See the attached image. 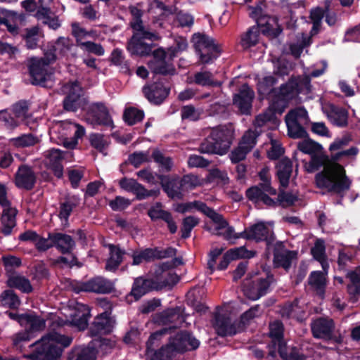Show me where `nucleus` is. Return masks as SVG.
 <instances>
[{
	"label": "nucleus",
	"mask_w": 360,
	"mask_h": 360,
	"mask_svg": "<svg viewBox=\"0 0 360 360\" xmlns=\"http://www.w3.org/2000/svg\"><path fill=\"white\" fill-rule=\"evenodd\" d=\"M275 170L280 188H287L293 172L292 161L288 157L281 158L276 163Z\"/></svg>",
	"instance_id": "nucleus-22"
},
{
	"label": "nucleus",
	"mask_w": 360,
	"mask_h": 360,
	"mask_svg": "<svg viewBox=\"0 0 360 360\" xmlns=\"http://www.w3.org/2000/svg\"><path fill=\"white\" fill-rule=\"evenodd\" d=\"M122 117L127 125L132 126L143 120L144 112L136 108L129 107L124 110Z\"/></svg>",
	"instance_id": "nucleus-46"
},
{
	"label": "nucleus",
	"mask_w": 360,
	"mask_h": 360,
	"mask_svg": "<svg viewBox=\"0 0 360 360\" xmlns=\"http://www.w3.org/2000/svg\"><path fill=\"white\" fill-rule=\"evenodd\" d=\"M4 210L1 217L2 224L1 233L5 236H9L12 233L13 229L16 226L15 216L17 210L9 207H3Z\"/></svg>",
	"instance_id": "nucleus-31"
},
{
	"label": "nucleus",
	"mask_w": 360,
	"mask_h": 360,
	"mask_svg": "<svg viewBox=\"0 0 360 360\" xmlns=\"http://www.w3.org/2000/svg\"><path fill=\"white\" fill-rule=\"evenodd\" d=\"M27 66L30 77V83L34 86L46 87V83L50 77L48 71L49 67L45 65L41 60H37V57L27 59Z\"/></svg>",
	"instance_id": "nucleus-14"
},
{
	"label": "nucleus",
	"mask_w": 360,
	"mask_h": 360,
	"mask_svg": "<svg viewBox=\"0 0 360 360\" xmlns=\"http://www.w3.org/2000/svg\"><path fill=\"white\" fill-rule=\"evenodd\" d=\"M154 162L159 166L160 173L169 172L173 167L172 158L165 156L160 150L155 149L151 155Z\"/></svg>",
	"instance_id": "nucleus-39"
},
{
	"label": "nucleus",
	"mask_w": 360,
	"mask_h": 360,
	"mask_svg": "<svg viewBox=\"0 0 360 360\" xmlns=\"http://www.w3.org/2000/svg\"><path fill=\"white\" fill-rule=\"evenodd\" d=\"M308 283L315 288L319 292L324 294L326 286V275L321 271L311 272L308 278Z\"/></svg>",
	"instance_id": "nucleus-44"
},
{
	"label": "nucleus",
	"mask_w": 360,
	"mask_h": 360,
	"mask_svg": "<svg viewBox=\"0 0 360 360\" xmlns=\"http://www.w3.org/2000/svg\"><path fill=\"white\" fill-rule=\"evenodd\" d=\"M7 276L6 285L10 288H15L26 294L32 292L33 288L31 283L25 276L15 274H8Z\"/></svg>",
	"instance_id": "nucleus-32"
},
{
	"label": "nucleus",
	"mask_w": 360,
	"mask_h": 360,
	"mask_svg": "<svg viewBox=\"0 0 360 360\" xmlns=\"http://www.w3.org/2000/svg\"><path fill=\"white\" fill-rule=\"evenodd\" d=\"M193 83L202 86L219 87L221 82L214 79L213 74L209 71L195 72L193 77Z\"/></svg>",
	"instance_id": "nucleus-36"
},
{
	"label": "nucleus",
	"mask_w": 360,
	"mask_h": 360,
	"mask_svg": "<svg viewBox=\"0 0 360 360\" xmlns=\"http://www.w3.org/2000/svg\"><path fill=\"white\" fill-rule=\"evenodd\" d=\"M297 148L302 153L309 155H314L322 150V146L319 143L308 139L299 143Z\"/></svg>",
	"instance_id": "nucleus-54"
},
{
	"label": "nucleus",
	"mask_w": 360,
	"mask_h": 360,
	"mask_svg": "<svg viewBox=\"0 0 360 360\" xmlns=\"http://www.w3.org/2000/svg\"><path fill=\"white\" fill-rule=\"evenodd\" d=\"M62 89L66 94L63 101V109L76 112L82 105L83 89L80 83L77 80L69 81L63 85Z\"/></svg>",
	"instance_id": "nucleus-11"
},
{
	"label": "nucleus",
	"mask_w": 360,
	"mask_h": 360,
	"mask_svg": "<svg viewBox=\"0 0 360 360\" xmlns=\"http://www.w3.org/2000/svg\"><path fill=\"white\" fill-rule=\"evenodd\" d=\"M119 186L122 190L135 195L136 199L139 200L143 185L136 179L123 177L119 180Z\"/></svg>",
	"instance_id": "nucleus-43"
},
{
	"label": "nucleus",
	"mask_w": 360,
	"mask_h": 360,
	"mask_svg": "<svg viewBox=\"0 0 360 360\" xmlns=\"http://www.w3.org/2000/svg\"><path fill=\"white\" fill-rule=\"evenodd\" d=\"M314 182L316 188L337 194L340 197L337 203L340 205L342 204L345 193L352 186L351 179L347 176L344 167L340 164L323 168L316 174Z\"/></svg>",
	"instance_id": "nucleus-1"
},
{
	"label": "nucleus",
	"mask_w": 360,
	"mask_h": 360,
	"mask_svg": "<svg viewBox=\"0 0 360 360\" xmlns=\"http://www.w3.org/2000/svg\"><path fill=\"white\" fill-rule=\"evenodd\" d=\"M153 290H160L156 277L139 276L134 278L131 290L127 297H133L135 301H138L143 296Z\"/></svg>",
	"instance_id": "nucleus-16"
},
{
	"label": "nucleus",
	"mask_w": 360,
	"mask_h": 360,
	"mask_svg": "<svg viewBox=\"0 0 360 360\" xmlns=\"http://www.w3.org/2000/svg\"><path fill=\"white\" fill-rule=\"evenodd\" d=\"M278 79L273 75L265 76L257 84V91L259 95H271V89L277 83Z\"/></svg>",
	"instance_id": "nucleus-52"
},
{
	"label": "nucleus",
	"mask_w": 360,
	"mask_h": 360,
	"mask_svg": "<svg viewBox=\"0 0 360 360\" xmlns=\"http://www.w3.org/2000/svg\"><path fill=\"white\" fill-rule=\"evenodd\" d=\"M249 152L250 148H246L243 145L239 143L238 146L230 153L229 156L233 164H237L245 160Z\"/></svg>",
	"instance_id": "nucleus-59"
},
{
	"label": "nucleus",
	"mask_w": 360,
	"mask_h": 360,
	"mask_svg": "<svg viewBox=\"0 0 360 360\" xmlns=\"http://www.w3.org/2000/svg\"><path fill=\"white\" fill-rule=\"evenodd\" d=\"M112 330V320L107 311L98 315L91 323L89 333L91 337L110 333Z\"/></svg>",
	"instance_id": "nucleus-25"
},
{
	"label": "nucleus",
	"mask_w": 360,
	"mask_h": 360,
	"mask_svg": "<svg viewBox=\"0 0 360 360\" xmlns=\"http://www.w3.org/2000/svg\"><path fill=\"white\" fill-rule=\"evenodd\" d=\"M87 115L98 125L111 128L114 127L113 120L109 113V110L103 102H96L91 104L88 108Z\"/></svg>",
	"instance_id": "nucleus-19"
},
{
	"label": "nucleus",
	"mask_w": 360,
	"mask_h": 360,
	"mask_svg": "<svg viewBox=\"0 0 360 360\" xmlns=\"http://www.w3.org/2000/svg\"><path fill=\"white\" fill-rule=\"evenodd\" d=\"M297 252L287 250L282 241H276L273 248V266L275 269L283 268L288 271L292 265V261L297 257Z\"/></svg>",
	"instance_id": "nucleus-15"
},
{
	"label": "nucleus",
	"mask_w": 360,
	"mask_h": 360,
	"mask_svg": "<svg viewBox=\"0 0 360 360\" xmlns=\"http://www.w3.org/2000/svg\"><path fill=\"white\" fill-rule=\"evenodd\" d=\"M80 203V198L77 195H67L64 201L60 203V211L58 217L60 219L68 221L72 210Z\"/></svg>",
	"instance_id": "nucleus-33"
},
{
	"label": "nucleus",
	"mask_w": 360,
	"mask_h": 360,
	"mask_svg": "<svg viewBox=\"0 0 360 360\" xmlns=\"http://www.w3.org/2000/svg\"><path fill=\"white\" fill-rule=\"evenodd\" d=\"M235 129L232 123L221 124L212 129L209 136L199 146L201 153L224 155L229 150L234 139Z\"/></svg>",
	"instance_id": "nucleus-2"
},
{
	"label": "nucleus",
	"mask_w": 360,
	"mask_h": 360,
	"mask_svg": "<svg viewBox=\"0 0 360 360\" xmlns=\"http://www.w3.org/2000/svg\"><path fill=\"white\" fill-rule=\"evenodd\" d=\"M180 317V309L169 308L162 312L158 313L154 317V321L159 324L167 325L173 323Z\"/></svg>",
	"instance_id": "nucleus-38"
},
{
	"label": "nucleus",
	"mask_w": 360,
	"mask_h": 360,
	"mask_svg": "<svg viewBox=\"0 0 360 360\" xmlns=\"http://www.w3.org/2000/svg\"><path fill=\"white\" fill-rule=\"evenodd\" d=\"M200 341L188 330H181L169 337L168 342L155 352L150 360H172L177 354L197 349Z\"/></svg>",
	"instance_id": "nucleus-3"
},
{
	"label": "nucleus",
	"mask_w": 360,
	"mask_h": 360,
	"mask_svg": "<svg viewBox=\"0 0 360 360\" xmlns=\"http://www.w3.org/2000/svg\"><path fill=\"white\" fill-rule=\"evenodd\" d=\"M260 305L256 304L243 313L240 316V324L243 326L249 325L251 320L259 316Z\"/></svg>",
	"instance_id": "nucleus-61"
},
{
	"label": "nucleus",
	"mask_w": 360,
	"mask_h": 360,
	"mask_svg": "<svg viewBox=\"0 0 360 360\" xmlns=\"http://www.w3.org/2000/svg\"><path fill=\"white\" fill-rule=\"evenodd\" d=\"M264 271H266V277L258 278L252 281L245 289V295L250 300H257L266 295L271 290V285L276 282L274 276L271 273L269 267H268V269L264 268Z\"/></svg>",
	"instance_id": "nucleus-13"
},
{
	"label": "nucleus",
	"mask_w": 360,
	"mask_h": 360,
	"mask_svg": "<svg viewBox=\"0 0 360 360\" xmlns=\"http://www.w3.org/2000/svg\"><path fill=\"white\" fill-rule=\"evenodd\" d=\"M158 281L159 290H162L167 286H174L179 281V276L174 272L163 273L162 276H155Z\"/></svg>",
	"instance_id": "nucleus-51"
},
{
	"label": "nucleus",
	"mask_w": 360,
	"mask_h": 360,
	"mask_svg": "<svg viewBox=\"0 0 360 360\" xmlns=\"http://www.w3.org/2000/svg\"><path fill=\"white\" fill-rule=\"evenodd\" d=\"M214 328L221 337L232 336L237 333L236 324L225 314H217L215 316Z\"/></svg>",
	"instance_id": "nucleus-27"
},
{
	"label": "nucleus",
	"mask_w": 360,
	"mask_h": 360,
	"mask_svg": "<svg viewBox=\"0 0 360 360\" xmlns=\"http://www.w3.org/2000/svg\"><path fill=\"white\" fill-rule=\"evenodd\" d=\"M332 2L330 0H324L323 1V8L320 6H316L313 8L310 11L309 18L311 21H322L328 9L330 8Z\"/></svg>",
	"instance_id": "nucleus-56"
},
{
	"label": "nucleus",
	"mask_w": 360,
	"mask_h": 360,
	"mask_svg": "<svg viewBox=\"0 0 360 360\" xmlns=\"http://www.w3.org/2000/svg\"><path fill=\"white\" fill-rule=\"evenodd\" d=\"M70 259L64 257L59 256L53 262V264L56 265H61L62 267H69L72 268L75 266L77 267H82V263L80 262L76 255L73 253H70Z\"/></svg>",
	"instance_id": "nucleus-57"
},
{
	"label": "nucleus",
	"mask_w": 360,
	"mask_h": 360,
	"mask_svg": "<svg viewBox=\"0 0 360 360\" xmlns=\"http://www.w3.org/2000/svg\"><path fill=\"white\" fill-rule=\"evenodd\" d=\"M44 156L48 160L49 169L58 179L63 176V166L62 161L64 159V152L58 148H51L44 152Z\"/></svg>",
	"instance_id": "nucleus-24"
},
{
	"label": "nucleus",
	"mask_w": 360,
	"mask_h": 360,
	"mask_svg": "<svg viewBox=\"0 0 360 360\" xmlns=\"http://www.w3.org/2000/svg\"><path fill=\"white\" fill-rule=\"evenodd\" d=\"M299 93V85L296 80L290 79L279 88L271 89V101L273 106L276 105L280 113H283L290 101L294 99Z\"/></svg>",
	"instance_id": "nucleus-9"
},
{
	"label": "nucleus",
	"mask_w": 360,
	"mask_h": 360,
	"mask_svg": "<svg viewBox=\"0 0 360 360\" xmlns=\"http://www.w3.org/2000/svg\"><path fill=\"white\" fill-rule=\"evenodd\" d=\"M1 300L4 306H7L11 309H18L20 304L19 297L11 289L6 290L2 292Z\"/></svg>",
	"instance_id": "nucleus-49"
},
{
	"label": "nucleus",
	"mask_w": 360,
	"mask_h": 360,
	"mask_svg": "<svg viewBox=\"0 0 360 360\" xmlns=\"http://www.w3.org/2000/svg\"><path fill=\"white\" fill-rule=\"evenodd\" d=\"M155 176L160 181V185L163 191L169 198H177L179 200L183 198L184 195L180 191L181 186H178L176 179H170L168 175L162 174H155Z\"/></svg>",
	"instance_id": "nucleus-26"
},
{
	"label": "nucleus",
	"mask_w": 360,
	"mask_h": 360,
	"mask_svg": "<svg viewBox=\"0 0 360 360\" xmlns=\"http://www.w3.org/2000/svg\"><path fill=\"white\" fill-rule=\"evenodd\" d=\"M285 189L279 187L278 197L276 199L271 198L267 194H264L257 187L248 188L245 195L247 198L253 202L255 206L259 202L271 207H276L278 205L282 207L292 206L297 201V198L291 192L285 191Z\"/></svg>",
	"instance_id": "nucleus-6"
},
{
	"label": "nucleus",
	"mask_w": 360,
	"mask_h": 360,
	"mask_svg": "<svg viewBox=\"0 0 360 360\" xmlns=\"http://www.w3.org/2000/svg\"><path fill=\"white\" fill-rule=\"evenodd\" d=\"M49 239L52 241L53 247L63 255L70 254L75 247L72 237L61 232H49Z\"/></svg>",
	"instance_id": "nucleus-23"
},
{
	"label": "nucleus",
	"mask_w": 360,
	"mask_h": 360,
	"mask_svg": "<svg viewBox=\"0 0 360 360\" xmlns=\"http://www.w3.org/2000/svg\"><path fill=\"white\" fill-rule=\"evenodd\" d=\"M90 145L100 153H103L107 146V142L104 140V135L92 133L89 136Z\"/></svg>",
	"instance_id": "nucleus-62"
},
{
	"label": "nucleus",
	"mask_w": 360,
	"mask_h": 360,
	"mask_svg": "<svg viewBox=\"0 0 360 360\" xmlns=\"http://www.w3.org/2000/svg\"><path fill=\"white\" fill-rule=\"evenodd\" d=\"M114 289L113 284L110 281L101 277H94L86 282H82L77 285L78 291L95 292L97 294L110 293Z\"/></svg>",
	"instance_id": "nucleus-18"
},
{
	"label": "nucleus",
	"mask_w": 360,
	"mask_h": 360,
	"mask_svg": "<svg viewBox=\"0 0 360 360\" xmlns=\"http://www.w3.org/2000/svg\"><path fill=\"white\" fill-rule=\"evenodd\" d=\"M199 223L198 218L193 216H188L183 219L181 228V238L187 239L191 237L193 229Z\"/></svg>",
	"instance_id": "nucleus-53"
},
{
	"label": "nucleus",
	"mask_w": 360,
	"mask_h": 360,
	"mask_svg": "<svg viewBox=\"0 0 360 360\" xmlns=\"http://www.w3.org/2000/svg\"><path fill=\"white\" fill-rule=\"evenodd\" d=\"M43 36L44 34L41 33L39 26H33L30 28H26L22 37L25 41V47L32 50L39 46V39Z\"/></svg>",
	"instance_id": "nucleus-34"
},
{
	"label": "nucleus",
	"mask_w": 360,
	"mask_h": 360,
	"mask_svg": "<svg viewBox=\"0 0 360 360\" xmlns=\"http://www.w3.org/2000/svg\"><path fill=\"white\" fill-rule=\"evenodd\" d=\"M155 248H146L140 250H134L131 255L132 265H139L142 262H150L156 259Z\"/></svg>",
	"instance_id": "nucleus-40"
},
{
	"label": "nucleus",
	"mask_w": 360,
	"mask_h": 360,
	"mask_svg": "<svg viewBox=\"0 0 360 360\" xmlns=\"http://www.w3.org/2000/svg\"><path fill=\"white\" fill-rule=\"evenodd\" d=\"M260 32L258 26L250 27L247 32L241 36L240 44L244 49L255 46L259 41Z\"/></svg>",
	"instance_id": "nucleus-37"
},
{
	"label": "nucleus",
	"mask_w": 360,
	"mask_h": 360,
	"mask_svg": "<svg viewBox=\"0 0 360 360\" xmlns=\"http://www.w3.org/2000/svg\"><path fill=\"white\" fill-rule=\"evenodd\" d=\"M329 162V158L326 155H311L307 170L309 173L314 172Z\"/></svg>",
	"instance_id": "nucleus-55"
},
{
	"label": "nucleus",
	"mask_w": 360,
	"mask_h": 360,
	"mask_svg": "<svg viewBox=\"0 0 360 360\" xmlns=\"http://www.w3.org/2000/svg\"><path fill=\"white\" fill-rule=\"evenodd\" d=\"M75 353V360H96V353L92 348L84 347L80 349H74Z\"/></svg>",
	"instance_id": "nucleus-64"
},
{
	"label": "nucleus",
	"mask_w": 360,
	"mask_h": 360,
	"mask_svg": "<svg viewBox=\"0 0 360 360\" xmlns=\"http://www.w3.org/2000/svg\"><path fill=\"white\" fill-rule=\"evenodd\" d=\"M158 39V37L156 34L151 32L134 33L127 41V49L131 56L140 57L150 56L151 53V49H153L155 45L153 43L148 44L144 41V39L154 41Z\"/></svg>",
	"instance_id": "nucleus-10"
},
{
	"label": "nucleus",
	"mask_w": 360,
	"mask_h": 360,
	"mask_svg": "<svg viewBox=\"0 0 360 360\" xmlns=\"http://www.w3.org/2000/svg\"><path fill=\"white\" fill-rule=\"evenodd\" d=\"M311 331L316 339H321L328 343L341 344L343 338L335 330L333 319L328 317H319L311 323Z\"/></svg>",
	"instance_id": "nucleus-7"
},
{
	"label": "nucleus",
	"mask_w": 360,
	"mask_h": 360,
	"mask_svg": "<svg viewBox=\"0 0 360 360\" xmlns=\"http://www.w3.org/2000/svg\"><path fill=\"white\" fill-rule=\"evenodd\" d=\"M171 91L169 78H158L151 83L145 84L142 93L148 101L154 105H160L169 96Z\"/></svg>",
	"instance_id": "nucleus-8"
},
{
	"label": "nucleus",
	"mask_w": 360,
	"mask_h": 360,
	"mask_svg": "<svg viewBox=\"0 0 360 360\" xmlns=\"http://www.w3.org/2000/svg\"><path fill=\"white\" fill-rule=\"evenodd\" d=\"M37 183V176L32 168L27 165L19 166L15 174V185L18 188L31 191Z\"/></svg>",
	"instance_id": "nucleus-20"
},
{
	"label": "nucleus",
	"mask_w": 360,
	"mask_h": 360,
	"mask_svg": "<svg viewBox=\"0 0 360 360\" xmlns=\"http://www.w3.org/2000/svg\"><path fill=\"white\" fill-rule=\"evenodd\" d=\"M250 238L256 242L264 241L266 245V250H269L274 243L276 236L273 231L264 224V222L256 223L248 228Z\"/></svg>",
	"instance_id": "nucleus-21"
},
{
	"label": "nucleus",
	"mask_w": 360,
	"mask_h": 360,
	"mask_svg": "<svg viewBox=\"0 0 360 360\" xmlns=\"http://www.w3.org/2000/svg\"><path fill=\"white\" fill-rule=\"evenodd\" d=\"M24 324L29 325V330L16 333L13 338V346L21 348L22 343L29 342L33 331H39L45 327V321L34 313H25Z\"/></svg>",
	"instance_id": "nucleus-12"
},
{
	"label": "nucleus",
	"mask_w": 360,
	"mask_h": 360,
	"mask_svg": "<svg viewBox=\"0 0 360 360\" xmlns=\"http://www.w3.org/2000/svg\"><path fill=\"white\" fill-rule=\"evenodd\" d=\"M192 41L196 54L199 58V63L202 65L212 64L221 54L220 46L215 43L214 39L202 33H195Z\"/></svg>",
	"instance_id": "nucleus-5"
},
{
	"label": "nucleus",
	"mask_w": 360,
	"mask_h": 360,
	"mask_svg": "<svg viewBox=\"0 0 360 360\" xmlns=\"http://www.w3.org/2000/svg\"><path fill=\"white\" fill-rule=\"evenodd\" d=\"M200 113L193 105H184L181 108V117L183 120L198 121Z\"/></svg>",
	"instance_id": "nucleus-60"
},
{
	"label": "nucleus",
	"mask_w": 360,
	"mask_h": 360,
	"mask_svg": "<svg viewBox=\"0 0 360 360\" xmlns=\"http://www.w3.org/2000/svg\"><path fill=\"white\" fill-rule=\"evenodd\" d=\"M39 141L37 136L32 134H24L11 139L12 143L18 148L33 146Z\"/></svg>",
	"instance_id": "nucleus-50"
},
{
	"label": "nucleus",
	"mask_w": 360,
	"mask_h": 360,
	"mask_svg": "<svg viewBox=\"0 0 360 360\" xmlns=\"http://www.w3.org/2000/svg\"><path fill=\"white\" fill-rule=\"evenodd\" d=\"M60 57L76 56L77 44L69 37H59L53 44Z\"/></svg>",
	"instance_id": "nucleus-29"
},
{
	"label": "nucleus",
	"mask_w": 360,
	"mask_h": 360,
	"mask_svg": "<svg viewBox=\"0 0 360 360\" xmlns=\"http://www.w3.org/2000/svg\"><path fill=\"white\" fill-rule=\"evenodd\" d=\"M287 127L288 133L290 137L292 139H302L308 136L307 132L302 124L296 122H290L288 120H285Z\"/></svg>",
	"instance_id": "nucleus-47"
},
{
	"label": "nucleus",
	"mask_w": 360,
	"mask_h": 360,
	"mask_svg": "<svg viewBox=\"0 0 360 360\" xmlns=\"http://www.w3.org/2000/svg\"><path fill=\"white\" fill-rule=\"evenodd\" d=\"M254 98V91L248 84H244L238 92L233 95V104L238 108L243 115H249L251 112Z\"/></svg>",
	"instance_id": "nucleus-17"
},
{
	"label": "nucleus",
	"mask_w": 360,
	"mask_h": 360,
	"mask_svg": "<svg viewBox=\"0 0 360 360\" xmlns=\"http://www.w3.org/2000/svg\"><path fill=\"white\" fill-rule=\"evenodd\" d=\"M148 67L150 72L154 75L153 79H157L158 76H162L163 78H170L171 76L175 75L176 70L172 63H168L167 60L160 61L158 63H148Z\"/></svg>",
	"instance_id": "nucleus-30"
},
{
	"label": "nucleus",
	"mask_w": 360,
	"mask_h": 360,
	"mask_svg": "<svg viewBox=\"0 0 360 360\" xmlns=\"http://www.w3.org/2000/svg\"><path fill=\"white\" fill-rule=\"evenodd\" d=\"M72 338L56 332L49 333L39 341L32 344L33 353L43 360H60L65 348L69 347Z\"/></svg>",
	"instance_id": "nucleus-4"
},
{
	"label": "nucleus",
	"mask_w": 360,
	"mask_h": 360,
	"mask_svg": "<svg viewBox=\"0 0 360 360\" xmlns=\"http://www.w3.org/2000/svg\"><path fill=\"white\" fill-rule=\"evenodd\" d=\"M234 260L239 259H251L256 255L254 250H248L245 246L231 248L228 250Z\"/></svg>",
	"instance_id": "nucleus-58"
},
{
	"label": "nucleus",
	"mask_w": 360,
	"mask_h": 360,
	"mask_svg": "<svg viewBox=\"0 0 360 360\" xmlns=\"http://www.w3.org/2000/svg\"><path fill=\"white\" fill-rule=\"evenodd\" d=\"M168 332L166 328H162L150 334L148 340L146 342V354L148 355L150 352H153L151 358L153 356L155 352V348L159 347L161 343L162 336Z\"/></svg>",
	"instance_id": "nucleus-45"
},
{
	"label": "nucleus",
	"mask_w": 360,
	"mask_h": 360,
	"mask_svg": "<svg viewBox=\"0 0 360 360\" xmlns=\"http://www.w3.org/2000/svg\"><path fill=\"white\" fill-rule=\"evenodd\" d=\"M278 353L283 360H306L307 356L296 346L288 348L286 344L279 345Z\"/></svg>",
	"instance_id": "nucleus-35"
},
{
	"label": "nucleus",
	"mask_w": 360,
	"mask_h": 360,
	"mask_svg": "<svg viewBox=\"0 0 360 360\" xmlns=\"http://www.w3.org/2000/svg\"><path fill=\"white\" fill-rule=\"evenodd\" d=\"M311 254L314 259L318 262L326 259V246L323 240L318 239L316 241L314 246L311 249Z\"/></svg>",
	"instance_id": "nucleus-63"
},
{
	"label": "nucleus",
	"mask_w": 360,
	"mask_h": 360,
	"mask_svg": "<svg viewBox=\"0 0 360 360\" xmlns=\"http://www.w3.org/2000/svg\"><path fill=\"white\" fill-rule=\"evenodd\" d=\"M285 120H288L290 122H300L304 124H307L309 121L308 112L303 107L290 110L285 115Z\"/></svg>",
	"instance_id": "nucleus-48"
},
{
	"label": "nucleus",
	"mask_w": 360,
	"mask_h": 360,
	"mask_svg": "<svg viewBox=\"0 0 360 360\" xmlns=\"http://www.w3.org/2000/svg\"><path fill=\"white\" fill-rule=\"evenodd\" d=\"M129 12L132 16L129 25L132 29L133 34L136 32L143 33L144 32H149L145 29L143 23L142 16L143 13L142 10L136 6H130Z\"/></svg>",
	"instance_id": "nucleus-42"
},
{
	"label": "nucleus",
	"mask_w": 360,
	"mask_h": 360,
	"mask_svg": "<svg viewBox=\"0 0 360 360\" xmlns=\"http://www.w3.org/2000/svg\"><path fill=\"white\" fill-rule=\"evenodd\" d=\"M327 117L333 125L338 127H345L348 124L349 112L342 107L330 105Z\"/></svg>",
	"instance_id": "nucleus-28"
},
{
	"label": "nucleus",
	"mask_w": 360,
	"mask_h": 360,
	"mask_svg": "<svg viewBox=\"0 0 360 360\" xmlns=\"http://www.w3.org/2000/svg\"><path fill=\"white\" fill-rule=\"evenodd\" d=\"M269 337L271 342L278 343V348L282 344H286L284 340V326L281 321L276 320L269 324Z\"/></svg>",
	"instance_id": "nucleus-41"
}]
</instances>
